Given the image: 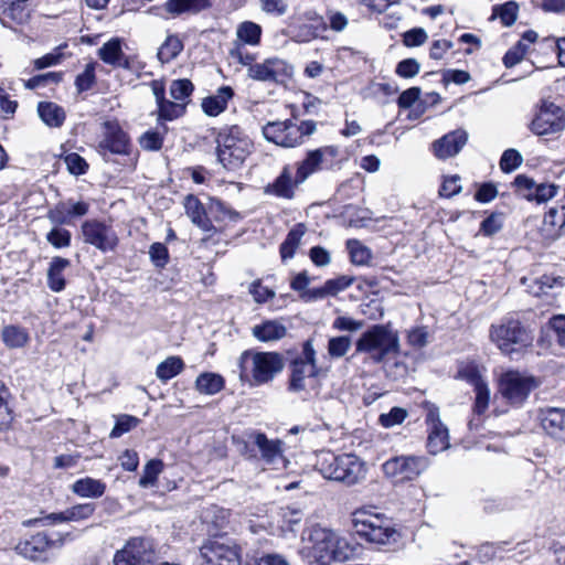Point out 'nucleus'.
I'll list each match as a JSON object with an SVG mask.
<instances>
[{"label":"nucleus","mask_w":565,"mask_h":565,"mask_svg":"<svg viewBox=\"0 0 565 565\" xmlns=\"http://www.w3.org/2000/svg\"><path fill=\"white\" fill-rule=\"evenodd\" d=\"M468 134L462 129L454 130L433 143L434 154L441 160L455 157L467 143Z\"/></svg>","instance_id":"nucleus-19"},{"label":"nucleus","mask_w":565,"mask_h":565,"mask_svg":"<svg viewBox=\"0 0 565 565\" xmlns=\"http://www.w3.org/2000/svg\"><path fill=\"white\" fill-rule=\"evenodd\" d=\"M540 419L543 429L552 437L565 439V409L548 407L541 409Z\"/></svg>","instance_id":"nucleus-21"},{"label":"nucleus","mask_w":565,"mask_h":565,"mask_svg":"<svg viewBox=\"0 0 565 565\" xmlns=\"http://www.w3.org/2000/svg\"><path fill=\"white\" fill-rule=\"evenodd\" d=\"M294 75V67L278 57L266 58L247 68V76L257 82L284 84Z\"/></svg>","instance_id":"nucleus-13"},{"label":"nucleus","mask_w":565,"mask_h":565,"mask_svg":"<svg viewBox=\"0 0 565 565\" xmlns=\"http://www.w3.org/2000/svg\"><path fill=\"white\" fill-rule=\"evenodd\" d=\"M47 218L54 225H70L71 220L67 211L66 202H58L54 207L47 212Z\"/></svg>","instance_id":"nucleus-59"},{"label":"nucleus","mask_w":565,"mask_h":565,"mask_svg":"<svg viewBox=\"0 0 565 565\" xmlns=\"http://www.w3.org/2000/svg\"><path fill=\"white\" fill-rule=\"evenodd\" d=\"M548 326L552 329L557 343L561 347H565V315L553 316Z\"/></svg>","instance_id":"nucleus-64"},{"label":"nucleus","mask_w":565,"mask_h":565,"mask_svg":"<svg viewBox=\"0 0 565 565\" xmlns=\"http://www.w3.org/2000/svg\"><path fill=\"white\" fill-rule=\"evenodd\" d=\"M1 339L9 349L23 348L30 340L28 331L17 324L4 326L1 330Z\"/></svg>","instance_id":"nucleus-35"},{"label":"nucleus","mask_w":565,"mask_h":565,"mask_svg":"<svg viewBox=\"0 0 565 565\" xmlns=\"http://www.w3.org/2000/svg\"><path fill=\"white\" fill-rule=\"evenodd\" d=\"M139 423L140 419L136 416L127 414L119 415L116 417L115 426L113 427L109 436L111 438H118L137 427Z\"/></svg>","instance_id":"nucleus-48"},{"label":"nucleus","mask_w":565,"mask_h":565,"mask_svg":"<svg viewBox=\"0 0 565 565\" xmlns=\"http://www.w3.org/2000/svg\"><path fill=\"white\" fill-rule=\"evenodd\" d=\"M347 248L350 253L351 262L355 265H364L370 258V250L363 246L358 239H349Z\"/></svg>","instance_id":"nucleus-54"},{"label":"nucleus","mask_w":565,"mask_h":565,"mask_svg":"<svg viewBox=\"0 0 565 565\" xmlns=\"http://www.w3.org/2000/svg\"><path fill=\"white\" fill-rule=\"evenodd\" d=\"M427 468L424 457L399 456L391 460V477L395 482L412 481Z\"/></svg>","instance_id":"nucleus-18"},{"label":"nucleus","mask_w":565,"mask_h":565,"mask_svg":"<svg viewBox=\"0 0 565 565\" xmlns=\"http://www.w3.org/2000/svg\"><path fill=\"white\" fill-rule=\"evenodd\" d=\"M201 565H241V547L233 543L212 540L200 548Z\"/></svg>","instance_id":"nucleus-14"},{"label":"nucleus","mask_w":565,"mask_h":565,"mask_svg":"<svg viewBox=\"0 0 565 565\" xmlns=\"http://www.w3.org/2000/svg\"><path fill=\"white\" fill-rule=\"evenodd\" d=\"M529 129L536 136L559 134L565 129V113L553 102L544 99L529 124Z\"/></svg>","instance_id":"nucleus-10"},{"label":"nucleus","mask_w":565,"mask_h":565,"mask_svg":"<svg viewBox=\"0 0 565 565\" xmlns=\"http://www.w3.org/2000/svg\"><path fill=\"white\" fill-rule=\"evenodd\" d=\"M426 412L427 449L429 454L437 455L450 447L449 430L441 422L437 406L427 404Z\"/></svg>","instance_id":"nucleus-17"},{"label":"nucleus","mask_w":565,"mask_h":565,"mask_svg":"<svg viewBox=\"0 0 565 565\" xmlns=\"http://www.w3.org/2000/svg\"><path fill=\"white\" fill-rule=\"evenodd\" d=\"M537 386L539 382L534 376L510 370L499 377L498 393L509 405L519 407Z\"/></svg>","instance_id":"nucleus-8"},{"label":"nucleus","mask_w":565,"mask_h":565,"mask_svg":"<svg viewBox=\"0 0 565 565\" xmlns=\"http://www.w3.org/2000/svg\"><path fill=\"white\" fill-rule=\"evenodd\" d=\"M458 377L465 380L475 387L487 383L479 367L475 364H466L458 371Z\"/></svg>","instance_id":"nucleus-52"},{"label":"nucleus","mask_w":565,"mask_h":565,"mask_svg":"<svg viewBox=\"0 0 565 565\" xmlns=\"http://www.w3.org/2000/svg\"><path fill=\"white\" fill-rule=\"evenodd\" d=\"M56 539L50 537L45 532H39L30 539L19 542L15 551L31 561L45 562L46 552L53 547H62L67 539L72 540L71 533H56Z\"/></svg>","instance_id":"nucleus-11"},{"label":"nucleus","mask_w":565,"mask_h":565,"mask_svg":"<svg viewBox=\"0 0 565 565\" xmlns=\"http://www.w3.org/2000/svg\"><path fill=\"white\" fill-rule=\"evenodd\" d=\"M430 332L427 327H415L407 332V341L414 348H423L428 344Z\"/></svg>","instance_id":"nucleus-62"},{"label":"nucleus","mask_w":565,"mask_h":565,"mask_svg":"<svg viewBox=\"0 0 565 565\" xmlns=\"http://www.w3.org/2000/svg\"><path fill=\"white\" fill-rule=\"evenodd\" d=\"M544 225L555 234L565 235V205L561 201L545 213Z\"/></svg>","instance_id":"nucleus-38"},{"label":"nucleus","mask_w":565,"mask_h":565,"mask_svg":"<svg viewBox=\"0 0 565 565\" xmlns=\"http://www.w3.org/2000/svg\"><path fill=\"white\" fill-rule=\"evenodd\" d=\"M184 369L185 363L183 359L179 355H171L157 365L156 376L162 383H167L171 379L182 373Z\"/></svg>","instance_id":"nucleus-33"},{"label":"nucleus","mask_w":565,"mask_h":565,"mask_svg":"<svg viewBox=\"0 0 565 565\" xmlns=\"http://www.w3.org/2000/svg\"><path fill=\"white\" fill-rule=\"evenodd\" d=\"M490 339L502 353L512 354L529 348L533 342V334L519 320L508 319L498 326H491Z\"/></svg>","instance_id":"nucleus-6"},{"label":"nucleus","mask_w":565,"mask_h":565,"mask_svg":"<svg viewBox=\"0 0 565 565\" xmlns=\"http://www.w3.org/2000/svg\"><path fill=\"white\" fill-rule=\"evenodd\" d=\"M322 164L320 150H308L306 157L297 162L296 183H303L312 173L320 170Z\"/></svg>","instance_id":"nucleus-29"},{"label":"nucleus","mask_w":565,"mask_h":565,"mask_svg":"<svg viewBox=\"0 0 565 565\" xmlns=\"http://www.w3.org/2000/svg\"><path fill=\"white\" fill-rule=\"evenodd\" d=\"M352 344L350 335L332 337L328 341V353L332 359H340L347 354Z\"/></svg>","instance_id":"nucleus-47"},{"label":"nucleus","mask_w":565,"mask_h":565,"mask_svg":"<svg viewBox=\"0 0 565 565\" xmlns=\"http://www.w3.org/2000/svg\"><path fill=\"white\" fill-rule=\"evenodd\" d=\"M184 45L177 34H169L158 50L157 57L162 63H170L182 52Z\"/></svg>","instance_id":"nucleus-37"},{"label":"nucleus","mask_w":565,"mask_h":565,"mask_svg":"<svg viewBox=\"0 0 565 565\" xmlns=\"http://www.w3.org/2000/svg\"><path fill=\"white\" fill-rule=\"evenodd\" d=\"M72 491L82 498L98 499L104 495L106 483L98 479L85 477L72 484Z\"/></svg>","instance_id":"nucleus-30"},{"label":"nucleus","mask_w":565,"mask_h":565,"mask_svg":"<svg viewBox=\"0 0 565 565\" xmlns=\"http://www.w3.org/2000/svg\"><path fill=\"white\" fill-rule=\"evenodd\" d=\"M71 265L70 259L55 256L52 258L47 269V286L54 292H61L66 287L63 271Z\"/></svg>","instance_id":"nucleus-26"},{"label":"nucleus","mask_w":565,"mask_h":565,"mask_svg":"<svg viewBox=\"0 0 565 565\" xmlns=\"http://www.w3.org/2000/svg\"><path fill=\"white\" fill-rule=\"evenodd\" d=\"M252 333L257 340L262 342H269L282 339L287 333V329L277 320H265L262 323L254 326Z\"/></svg>","instance_id":"nucleus-28"},{"label":"nucleus","mask_w":565,"mask_h":565,"mask_svg":"<svg viewBox=\"0 0 565 565\" xmlns=\"http://www.w3.org/2000/svg\"><path fill=\"white\" fill-rule=\"evenodd\" d=\"M522 156L514 149H508L503 152L500 159V168L504 172L515 170L522 163Z\"/></svg>","instance_id":"nucleus-63"},{"label":"nucleus","mask_w":565,"mask_h":565,"mask_svg":"<svg viewBox=\"0 0 565 565\" xmlns=\"http://www.w3.org/2000/svg\"><path fill=\"white\" fill-rule=\"evenodd\" d=\"M64 162L67 167V170L73 175H83L87 172L89 166L85 158L79 156L76 152H71L64 157Z\"/></svg>","instance_id":"nucleus-55"},{"label":"nucleus","mask_w":565,"mask_h":565,"mask_svg":"<svg viewBox=\"0 0 565 565\" xmlns=\"http://www.w3.org/2000/svg\"><path fill=\"white\" fill-rule=\"evenodd\" d=\"M45 238L54 248L60 249L71 246L72 234L68 230L56 225L46 234Z\"/></svg>","instance_id":"nucleus-49"},{"label":"nucleus","mask_w":565,"mask_h":565,"mask_svg":"<svg viewBox=\"0 0 565 565\" xmlns=\"http://www.w3.org/2000/svg\"><path fill=\"white\" fill-rule=\"evenodd\" d=\"M475 404H473V413L478 416H481L486 413L489 407L490 402V388L488 383L483 385H479L475 387Z\"/></svg>","instance_id":"nucleus-56"},{"label":"nucleus","mask_w":565,"mask_h":565,"mask_svg":"<svg viewBox=\"0 0 565 565\" xmlns=\"http://www.w3.org/2000/svg\"><path fill=\"white\" fill-rule=\"evenodd\" d=\"M36 111L40 119L51 128L62 127L66 119L64 108L54 102H39Z\"/></svg>","instance_id":"nucleus-25"},{"label":"nucleus","mask_w":565,"mask_h":565,"mask_svg":"<svg viewBox=\"0 0 565 565\" xmlns=\"http://www.w3.org/2000/svg\"><path fill=\"white\" fill-rule=\"evenodd\" d=\"M234 96V89L231 86H221L215 95L207 96L202 100V109L205 115L215 117L223 113L227 103Z\"/></svg>","instance_id":"nucleus-24"},{"label":"nucleus","mask_w":565,"mask_h":565,"mask_svg":"<svg viewBox=\"0 0 565 565\" xmlns=\"http://www.w3.org/2000/svg\"><path fill=\"white\" fill-rule=\"evenodd\" d=\"M237 38L248 45H257L262 38V26L252 21L242 22L236 31Z\"/></svg>","instance_id":"nucleus-40"},{"label":"nucleus","mask_w":565,"mask_h":565,"mask_svg":"<svg viewBox=\"0 0 565 565\" xmlns=\"http://www.w3.org/2000/svg\"><path fill=\"white\" fill-rule=\"evenodd\" d=\"M519 7L516 2L509 1L494 9V15L499 17L502 23L507 26L512 25L518 17Z\"/></svg>","instance_id":"nucleus-58"},{"label":"nucleus","mask_w":565,"mask_h":565,"mask_svg":"<svg viewBox=\"0 0 565 565\" xmlns=\"http://www.w3.org/2000/svg\"><path fill=\"white\" fill-rule=\"evenodd\" d=\"M104 132L97 145V152L104 161H109V154L129 156L131 152V139L117 120H106L103 124Z\"/></svg>","instance_id":"nucleus-9"},{"label":"nucleus","mask_w":565,"mask_h":565,"mask_svg":"<svg viewBox=\"0 0 565 565\" xmlns=\"http://www.w3.org/2000/svg\"><path fill=\"white\" fill-rule=\"evenodd\" d=\"M184 209L192 223L204 232H215L216 228L209 217V210L193 194H188L184 199Z\"/></svg>","instance_id":"nucleus-22"},{"label":"nucleus","mask_w":565,"mask_h":565,"mask_svg":"<svg viewBox=\"0 0 565 565\" xmlns=\"http://www.w3.org/2000/svg\"><path fill=\"white\" fill-rule=\"evenodd\" d=\"M356 351L370 353L376 363L384 361L388 354V324H376L362 333L356 341Z\"/></svg>","instance_id":"nucleus-16"},{"label":"nucleus","mask_w":565,"mask_h":565,"mask_svg":"<svg viewBox=\"0 0 565 565\" xmlns=\"http://www.w3.org/2000/svg\"><path fill=\"white\" fill-rule=\"evenodd\" d=\"M66 522L65 511L62 512H53L49 513L41 518H33L28 519L22 522V525L25 527H33V526H47V525H54L57 523Z\"/></svg>","instance_id":"nucleus-53"},{"label":"nucleus","mask_w":565,"mask_h":565,"mask_svg":"<svg viewBox=\"0 0 565 565\" xmlns=\"http://www.w3.org/2000/svg\"><path fill=\"white\" fill-rule=\"evenodd\" d=\"M81 231L84 242L102 253L114 252L118 245V237L113 227L99 220L84 221Z\"/></svg>","instance_id":"nucleus-15"},{"label":"nucleus","mask_w":565,"mask_h":565,"mask_svg":"<svg viewBox=\"0 0 565 565\" xmlns=\"http://www.w3.org/2000/svg\"><path fill=\"white\" fill-rule=\"evenodd\" d=\"M248 291L257 303H265L275 297V291L268 287L263 286L260 279L254 280L249 285Z\"/></svg>","instance_id":"nucleus-61"},{"label":"nucleus","mask_w":565,"mask_h":565,"mask_svg":"<svg viewBox=\"0 0 565 565\" xmlns=\"http://www.w3.org/2000/svg\"><path fill=\"white\" fill-rule=\"evenodd\" d=\"M194 90V85L189 78H179L171 82L170 96L180 103H190V97Z\"/></svg>","instance_id":"nucleus-41"},{"label":"nucleus","mask_w":565,"mask_h":565,"mask_svg":"<svg viewBox=\"0 0 565 565\" xmlns=\"http://www.w3.org/2000/svg\"><path fill=\"white\" fill-rule=\"evenodd\" d=\"M305 225L299 223L294 226L287 234L286 238L279 246L280 257L282 262L295 256L296 249L300 244L301 237L305 235Z\"/></svg>","instance_id":"nucleus-36"},{"label":"nucleus","mask_w":565,"mask_h":565,"mask_svg":"<svg viewBox=\"0 0 565 565\" xmlns=\"http://www.w3.org/2000/svg\"><path fill=\"white\" fill-rule=\"evenodd\" d=\"M284 365V358L278 352L245 350L238 359L239 379L250 385H262L279 374Z\"/></svg>","instance_id":"nucleus-1"},{"label":"nucleus","mask_w":565,"mask_h":565,"mask_svg":"<svg viewBox=\"0 0 565 565\" xmlns=\"http://www.w3.org/2000/svg\"><path fill=\"white\" fill-rule=\"evenodd\" d=\"M317 130L315 120H302L299 125L292 119L268 121L263 127L264 138L282 148H295L303 143L305 138Z\"/></svg>","instance_id":"nucleus-5"},{"label":"nucleus","mask_w":565,"mask_h":565,"mask_svg":"<svg viewBox=\"0 0 565 565\" xmlns=\"http://www.w3.org/2000/svg\"><path fill=\"white\" fill-rule=\"evenodd\" d=\"M122 53L121 41L118 38H114L102 45L98 50L99 58L111 66L116 64L118 57Z\"/></svg>","instance_id":"nucleus-44"},{"label":"nucleus","mask_w":565,"mask_h":565,"mask_svg":"<svg viewBox=\"0 0 565 565\" xmlns=\"http://www.w3.org/2000/svg\"><path fill=\"white\" fill-rule=\"evenodd\" d=\"M154 555L152 542L146 537L129 539L114 555V565H151Z\"/></svg>","instance_id":"nucleus-12"},{"label":"nucleus","mask_w":565,"mask_h":565,"mask_svg":"<svg viewBox=\"0 0 565 565\" xmlns=\"http://www.w3.org/2000/svg\"><path fill=\"white\" fill-rule=\"evenodd\" d=\"M255 445L258 447L263 459L267 462H274L281 455L280 440L268 439L264 433L255 435Z\"/></svg>","instance_id":"nucleus-39"},{"label":"nucleus","mask_w":565,"mask_h":565,"mask_svg":"<svg viewBox=\"0 0 565 565\" xmlns=\"http://www.w3.org/2000/svg\"><path fill=\"white\" fill-rule=\"evenodd\" d=\"M215 142L217 161L231 171L239 169L253 149V141L237 125L220 129Z\"/></svg>","instance_id":"nucleus-2"},{"label":"nucleus","mask_w":565,"mask_h":565,"mask_svg":"<svg viewBox=\"0 0 565 565\" xmlns=\"http://www.w3.org/2000/svg\"><path fill=\"white\" fill-rule=\"evenodd\" d=\"M140 147L147 151H158L163 145V134L158 130H147L139 138Z\"/></svg>","instance_id":"nucleus-51"},{"label":"nucleus","mask_w":565,"mask_h":565,"mask_svg":"<svg viewBox=\"0 0 565 565\" xmlns=\"http://www.w3.org/2000/svg\"><path fill=\"white\" fill-rule=\"evenodd\" d=\"M63 79L62 72H47L43 74L35 75L26 81H24V87L26 89H35L39 87H46L51 84H58Z\"/></svg>","instance_id":"nucleus-45"},{"label":"nucleus","mask_w":565,"mask_h":565,"mask_svg":"<svg viewBox=\"0 0 565 565\" xmlns=\"http://www.w3.org/2000/svg\"><path fill=\"white\" fill-rule=\"evenodd\" d=\"M96 510L95 503H82L65 510L66 522L81 521L90 518Z\"/></svg>","instance_id":"nucleus-50"},{"label":"nucleus","mask_w":565,"mask_h":565,"mask_svg":"<svg viewBox=\"0 0 565 565\" xmlns=\"http://www.w3.org/2000/svg\"><path fill=\"white\" fill-rule=\"evenodd\" d=\"M309 540L312 543L310 557L317 565H333L344 562L352 554L345 540L340 539L332 530L315 526Z\"/></svg>","instance_id":"nucleus-4"},{"label":"nucleus","mask_w":565,"mask_h":565,"mask_svg":"<svg viewBox=\"0 0 565 565\" xmlns=\"http://www.w3.org/2000/svg\"><path fill=\"white\" fill-rule=\"evenodd\" d=\"M290 376L288 390L290 392H300L306 388V377H316L319 373L317 364L303 363L300 360H292L290 362Z\"/></svg>","instance_id":"nucleus-23"},{"label":"nucleus","mask_w":565,"mask_h":565,"mask_svg":"<svg viewBox=\"0 0 565 565\" xmlns=\"http://www.w3.org/2000/svg\"><path fill=\"white\" fill-rule=\"evenodd\" d=\"M225 387V379L214 372H203L195 380V390L205 395H215Z\"/></svg>","instance_id":"nucleus-32"},{"label":"nucleus","mask_w":565,"mask_h":565,"mask_svg":"<svg viewBox=\"0 0 565 565\" xmlns=\"http://www.w3.org/2000/svg\"><path fill=\"white\" fill-rule=\"evenodd\" d=\"M150 260L157 268H164L169 263V250L163 243H152L149 248Z\"/></svg>","instance_id":"nucleus-57"},{"label":"nucleus","mask_w":565,"mask_h":565,"mask_svg":"<svg viewBox=\"0 0 565 565\" xmlns=\"http://www.w3.org/2000/svg\"><path fill=\"white\" fill-rule=\"evenodd\" d=\"M163 462L160 459H150L143 467L142 475L139 478L138 484L141 488L154 486L158 476L162 471Z\"/></svg>","instance_id":"nucleus-43"},{"label":"nucleus","mask_w":565,"mask_h":565,"mask_svg":"<svg viewBox=\"0 0 565 565\" xmlns=\"http://www.w3.org/2000/svg\"><path fill=\"white\" fill-rule=\"evenodd\" d=\"M158 122L163 127L164 132L168 130L162 121H171L182 117L186 111V103L166 99L158 106Z\"/></svg>","instance_id":"nucleus-34"},{"label":"nucleus","mask_w":565,"mask_h":565,"mask_svg":"<svg viewBox=\"0 0 565 565\" xmlns=\"http://www.w3.org/2000/svg\"><path fill=\"white\" fill-rule=\"evenodd\" d=\"M211 6L210 0H168L164 9L173 17L183 13L196 14Z\"/></svg>","instance_id":"nucleus-31"},{"label":"nucleus","mask_w":565,"mask_h":565,"mask_svg":"<svg viewBox=\"0 0 565 565\" xmlns=\"http://www.w3.org/2000/svg\"><path fill=\"white\" fill-rule=\"evenodd\" d=\"M316 468L326 479L348 486L358 483L365 475L364 462L353 454L323 451L318 456Z\"/></svg>","instance_id":"nucleus-3"},{"label":"nucleus","mask_w":565,"mask_h":565,"mask_svg":"<svg viewBox=\"0 0 565 565\" xmlns=\"http://www.w3.org/2000/svg\"><path fill=\"white\" fill-rule=\"evenodd\" d=\"M299 184L296 183V178L292 179L290 166L286 164L275 180L264 188V193L291 200L295 196V188Z\"/></svg>","instance_id":"nucleus-20"},{"label":"nucleus","mask_w":565,"mask_h":565,"mask_svg":"<svg viewBox=\"0 0 565 565\" xmlns=\"http://www.w3.org/2000/svg\"><path fill=\"white\" fill-rule=\"evenodd\" d=\"M536 39V32L532 30L525 31L521 40L513 47H511L503 56L504 66L510 68L520 63L527 52L529 44L534 43Z\"/></svg>","instance_id":"nucleus-27"},{"label":"nucleus","mask_w":565,"mask_h":565,"mask_svg":"<svg viewBox=\"0 0 565 565\" xmlns=\"http://www.w3.org/2000/svg\"><path fill=\"white\" fill-rule=\"evenodd\" d=\"M95 62L86 64L85 70L75 78V87L77 93H84L93 88L96 83Z\"/></svg>","instance_id":"nucleus-46"},{"label":"nucleus","mask_w":565,"mask_h":565,"mask_svg":"<svg viewBox=\"0 0 565 565\" xmlns=\"http://www.w3.org/2000/svg\"><path fill=\"white\" fill-rule=\"evenodd\" d=\"M209 214H211L215 221H224L225 218H228L230 221L237 222L242 218L237 211L231 209L218 199H211Z\"/></svg>","instance_id":"nucleus-42"},{"label":"nucleus","mask_w":565,"mask_h":565,"mask_svg":"<svg viewBox=\"0 0 565 565\" xmlns=\"http://www.w3.org/2000/svg\"><path fill=\"white\" fill-rule=\"evenodd\" d=\"M352 533L376 547L388 542V518L382 513L355 511L352 515Z\"/></svg>","instance_id":"nucleus-7"},{"label":"nucleus","mask_w":565,"mask_h":565,"mask_svg":"<svg viewBox=\"0 0 565 565\" xmlns=\"http://www.w3.org/2000/svg\"><path fill=\"white\" fill-rule=\"evenodd\" d=\"M354 281L353 276L341 275L326 280L324 285L329 296H337L339 292L349 288Z\"/></svg>","instance_id":"nucleus-60"}]
</instances>
